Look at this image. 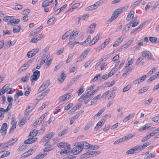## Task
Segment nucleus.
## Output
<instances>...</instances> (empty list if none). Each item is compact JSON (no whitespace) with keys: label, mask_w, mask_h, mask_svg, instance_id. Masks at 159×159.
I'll list each match as a JSON object with an SVG mask.
<instances>
[{"label":"nucleus","mask_w":159,"mask_h":159,"mask_svg":"<svg viewBox=\"0 0 159 159\" xmlns=\"http://www.w3.org/2000/svg\"><path fill=\"white\" fill-rule=\"evenodd\" d=\"M92 125V124L91 122H88L87 123L85 126L84 129L85 130H88L90 127Z\"/></svg>","instance_id":"nucleus-38"},{"label":"nucleus","mask_w":159,"mask_h":159,"mask_svg":"<svg viewBox=\"0 0 159 159\" xmlns=\"http://www.w3.org/2000/svg\"><path fill=\"white\" fill-rule=\"evenodd\" d=\"M25 144H23V145L20 146L18 149V150L19 151H21L25 149L26 148V146Z\"/></svg>","instance_id":"nucleus-35"},{"label":"nucleus","mask_w":159,"mask_h":159,"mask_svg":"<svg viewBox=\"0 0 159 159\" xmlns=\"http://www.w3.org/2000/svg\"><path fill=\"white\" fill-rule=\"evenodd\" d=\"M122 9L120 8H119L116 10L113 14V15L115 16H117V17H118L119 14L121 12Z\"/></svg>","instance_id":"nucleus-30"},{"label":"nucleus","mask_w":159,"mask_h":159,"mask_svg":"<svg viewBox=\"0 0 159 159\" xmlns=\"http://www.w3.org/2000/svg\"><path fill=\"white\" fill-rule=\"evenodd\" d=\"M66 75L64 74L63 71H62L59 74V77L58 78V82L61 83L63 82L66 78Z\"/></svg>","instance_id":"nucleus-7"},{"label":"nucleus","mask_w":159,"mask_h":159,"mask_svg":"<svg viewBox=\"0 0 159 159\" xmlns=\"http://www.w3.org/2000/svg\"><path fill=\"white\" fill-rule=\"evenodd\" d=\"M58 146L62 149L60 153L61 154H69L70 152L69 151L70 148V145L67 143L61 142L58 144Z\"/></svg>","instance_id":"nucleus-1"},{"label":"nucleus","mask_w":159,"mask_h":159,"mask_svg":"<svg viewBox=\"0 0 159 159\" xmlns=\"http://www.w3.org/2000/svg\"><path fill=\"white\" fill-rule=\"evenodd\" d=\"M134 12L133 11H130L127 17V20L129 21V20L128 18L132 17L133 18L134 15Z\"/></svg>","instance_id":"nucleus-43"},{"label":"nucleus","mask_w":159,"mask_h":159,"mask_svg":"<svg viewBox=\"0 0 159 159\" xmlns=\"http://www.w3.org/2000/svg\"><path fill=\"white\" fill-rule=\"evenodd\" d=\"M29 117L28 116H25L21 120L19 126L20 127H21L24 125L27 121L29 119Z\"/></svg>","instance_id":"nucleus-12"},{"label":"nucleus","mask_w":159,"mask_h":159,"mask_svg":"<svg viewBox=\"0 0 159 159\" xmlns=\"http://www.w3.org/2000/svg\"><path fill=\"white\" fill-rule=\"evenodd\" d=\"M143 58L142 57H139L137 59V60L136 61L135 63V65H138L139 63L142 61L143 60Z\"/></svg>","instance_id":"nucleus-62"},{"label":"nucleus","mask_w":159,"mask_h":159,"mask_svg":"<svg viewBox=\"0 0 159 159\" xmlns=\"http://www.w3.org/2000/svg\"><path fill=\"white\" fill-rule=\"evenodd\" d=\"M14 19L13 16H7L3 18V20L6 21H10L11 19Z\"/></svg>","instance_id":"nucleus-37"},{"label":"nucleus","mask_w":159,"mask_h":159,"mask_svg":"<svg viewBox=\"0 0 159 159\" xmlns=\"http://www.w3.org/2000/svg\"><path fill=\"white\" fill-rule=\"evenodd\" d=\"M81 143V147L83 149H87L90 148L91 145L89 144L86 142H80Z\"/></svg>","instance_id":"nucleus-9"},{"label":"nucleus","mask_w":159,"mask_h":159,"mask_svg":"<svg viewBox=\"0 0 159 159\" xmlns=\"http://www.w3.org/2000/svg\"><path fill=\"white\" fill-rule=\"evenodd\" d=\"M80 5V4L79 3H75L74 4L70 9V10H73L74 9H75L78 7ZM69 10H68L69 11Z\"/></svg>","instance_id":"nucleus-53"},{"label":"nucleus","mask_w":159,"mask_h":159,"mask_svg":"<svg viewBox=\"0 0 159 159\" xmlns=\"http://www.w3.org/2000/svg\"><path fill=\"white\" fill-rule=\"evenodd\" d=\"M131 85L130 84H128L127 86L125 87L123 89L122 92H125L129 90L131 88Z\"/></svg>","instance_id":"nucleus-45"},{"label":"nucleus","mask_w":159,"mask_h":159,"mask_svg":"<svg viewBox=\"0 0 159 159\" xmlns=\"http://www.w3.org/2000/svg\"><path fill=\"white\" fill-rule=\"evenodd\" d=\"M49 4L48 0H45L42 2V6L43 7H46L47 6H49Z\"/></svg>","instance_id":"nucleus-34"},{"label":"nucleus","mask_w":159,"mask_h":159,"mask_svg":"<svg viewBox=\"0 0 159 159\" xmlns=\"http://www.w3.org/2000/svg\"><path fill=\"white\" fill-rule=\"evenodd\" d=\"M55 134V133L54 132H51L47 134L43 137L42 140L43 141V142H44L45 141H47L49 139L52 138Z\"/></svg>","instance_id":"nucleus-8"},{"label":"nucleus","mask_w":159,"mask_h":159,"mask_svg":"<svg viewBox=\"0 0 159 159\" xmlns=\"http://www.w3.org/2000/svg\"><path fill=\"white\" fill-rule=\"evenodd\" d=\"M84 87L83 86H82L80 89L77 92V93H78V95L79 96L81 95L82 93L83 92L84 90Z\"/></svg>","instance_id":"nucleus-42"},{"label":"nucleus","mask_w":159,"mask_h":159,"mask_svg":"<svg viewBox=\"0 0 159 159\" xmlns=\"http://www.w3.org/2000/svg\"><path fill=\"white\" fill-rule=\"evenodd\" d=\"M23 95L22 92L21 90H19L17 93L14 96V98H18L19 96H22Z\"/></svg>","instance_id":"nucleus-52"},{"label":"nucleus","mask_w":159,"mask_h":159,"mask_svg":"<svg viewBox=\"0 0 159 159\" xmlns=\"http://www.w3.org/2000/svg\"><path fill=\"white\" fill-rule=\"evenodd\" d=\"M76 146L71 150V152L74 155H77L80 153L82 149L81 147V143H75Z\"/></svg>","instance_id":"nucleus-2"},{"label":"nucleus","mask_w":159,"mask_h":159,"mask_svg":"<svg viewBox=\"0 0 159 159\" xmlns=\"http://www.w3.org/2000/svg\"><path fill=\"white\" fill-rule=\"evenodd\" d=\"M142 57L143 58H146L148 60H154V58L152 54L149 51H144L142 52Z\"/></svg>","instance_id":"nucleus-3"},{"label":"nucleus","mask_w":159,"mask_h":159,"mask_svg":"<svg viewBox=\"0 0 159 159\" xmlns=\"http://www.w3.org/2000/svg\"><path fill=\"white\" fill-rule=\"evenodd\" d=\"M137 147H139V152L141 150H143V149H144V148H145L147 146V144H146V143H144L143 145H139V146H136Z\"/></svg>","instance_id":"nucleus-36"},{"label":"nucleus","mask_w":159,"mask_h":159,"mask_svg":"<svg viewBox=\"0 0 159 159\" xmlns=\"http://www.w3.org/2000/svg\"><path fill=\"white\" fill-rule=\"evenodd\" d=\"M89 51V50H85L82 53L81 55L85 58L88 55Z\"/></svg>","instance_id":"nucleus-60"},{"label":"nucleus","mask_w":159,"mask_h":159,"mask_svg":"<svg viewBox=\"0 0 159 159\" xmlns=\"http://www.w3.org/2000/svg\"><path fill=\"white\" fill-rule=\"evenodd\" d=\"M38 133V130L36 129H34L33 130L31 131L30 133L29 136H32L33 138L34 137L36 136Z\"/></svg>","instance_id":"nucleus-20"},{"label":"nucleus","mask_w":159,"mask_h":159,"mask_svg":"<svg viewBox=\"0 0 159 159\" xmlns=\"http://www.w3.org/2000/svg\"><path fill=\"white\" fill-rule=\"evenodd\" d=\"M146 75H143L135 80L134 82L135 84H139L144 81L146 78Z\"/></svg>","instance_id":"nucleus-11"},{"label":"nucleus","mask_w":159,"mask_h":159,"mask_svg":"<svg viewBox=\"0 0 159 159\" xmlns=\"http://www.w3.org/2000/svg\"><path fill=\"white\" fill-rule=\"evenodd\" d=\"M117 18V16H115L112 14L111 18L108 19L106 21L107 24H109L111 23L113 20H115Z\"/></svg>","instance_id":"nucleus-25"},{"label":"nucleus","mask_w":159,"mask_h":159,"mask_svg":"<svg viewBox=\"0 0 159 159\" xmlns=\"http://www.w3.org/2000/svg\"><path fill=\"white\" fill-rule=\"evenodd\" d=\"M73 105L72 103H69L65 107L64 109L66 110H68Z\"/></svg>","instance_id":"nucleus-63"},{"label":"nucleus","mask_w":159,"mask_h":159,"mask_svg":"<svg viewBox=\"0 0 159 159\" xmlns=\"http://www.w3.org/2000/svg\"><path fill=\"white\" fill-rule=\"evenodd\" d=\"M30 75V74L29 73H27L26 76L23 77L21 78L20 80L24 82L27 81L29 79V77Z\"/></svg>","instance_id":"nucleus-28"},{"label":"nucleus","mask_w":159,"mask_h":159,"mask_svg":"<svg viewBox=\"0 0 159 159\" xmlns=\"http://www.w3.org/2000/svg\"><path fill=\"white\" fill-rule=\"evenodd\" d=\"M156 76H155V75H153L152 76H151L149 79H148L147 80V82L148 83H149L150 81H152L156 78Z\"/></svg>","instance_id":"nucleus-59"},{"label":"nucleus","mask_w":159,"mask_h":159,"mask_svg":"<svg viewBox=\"0 0 159 159\" xmlns=\"http://www.w3.org/2000/svg\"><path fill=\"white\" fill-rule=\"evenodd\" d=\"M105 120L104 119H102L101 121L99 122L97 125V126H99L101 127L103 125L105 122Z\"/></svg>","instance_id":"nucleus-46"},{"label":"nucleus","mask_w":159,"mask_h":159,"mask_svg":"<svg viewBox=\"0 0 159 159\" xmlns=\"http://www.w3.org/2000/svg\"><path fill=\"white\" fill-rule=\"evenodd\" d=\"M43 27L42 26H39L37 29L34 30L30 32V36H32L35 34L36 33L39 31Z\"/></svg>","instance_id":"nucleus-19"},{"label":"nucleus","mask_w":159,"mask_h":159,"mask_svg":"<svg viewBox=\"0 0 159 159\" xmlns=\"http://www.w3.org/2000/svg\"><path fill=\"white\" fill-rule=\"evenodd\" d=\"M96 24L95 23H93L88 28V31L90 34H93L94 31L95 27Z\"/></svg>","instance_id":"nucleus-10"},{"label":"nucleus","mask_w":159,"mask_h":159,"mask_svg":"<svg viewBox=\"0 0 159 159\" xmlns=\"http://www.w3.org/2000/svg\"><path fill=\"white\" fill-rule=\"evenodd\" d=\"M67 100V98L65 94L60 96L59 98V100L60 102H62L63 101H66Z\"/></svg>","instance_id":"nucleus-40"},{"label":"nucleus","mask_w":159,"mask_h":159,"mask_svg":"<svg viewBox=\"0 0 159 159\" xmlns=\"http://www.w3.org/2000/svg\"><path fill=\"white\" fill-rule=\"evenodd\" d=\"M123 39L122 38V36L119 38L114 43L113 45V46L114 47H116L118 46V45L122 42Z\"/></svg>","instance_id":"nucleus-14"},{"label":"nucleus","mask_w":159,"mask_h":159,"mask_svg":"<svg viewBox=\"0 0 159 159\" xmlns=\"http://www.w3.org/2000/svg\"><path fill=\"white\" fill-rule=\"evenodd\" d=\"M149 89V87L148 86H146L144 87L143 88L141 89H140L139 90V93H142L144 92H146L147 90H148V89Z\"/></svg>","instance_id":"nucleus-32"},{"label":"nucleus","mask_w":159,"mask_h":159,"mask_svg":"<svg viewBox=\"0 0 159 159\" xmlns=\"http://www.w3.org/2000/svg\"><path fill=\"white\" fill-rule=\"evenodd\" d=\"M113 91V90H110L104 93L101 97V98L102 99L103 98H105L106 96L108 94L109 92H112Z\"/></svg>","instance_id":"nucleus-47"},{"label":"nucleus","mask_w":159,"mask_h":159,"mask_svg":"<svg viewBox=\"0 0 159 159\" xmlns=\"http://www.w3.org/2000/svg\"><path fill=\"white\" fill-rule=\"evenodd\" d=\"M21 27L19 25H15L13 27V32L14 33L19 32L20 31Z\"/></svg>","instance_id":"nucleus-21"},{"label":"nucleus","mask_w":159,"mask_h":159,"mask_svg":"<svg viewBox=\"0 0 159 159\" xmlns=\"http://www.w3.org/2000/svg\"><path fill=\"white\" fill-rule=\"evenodd\" d=\"M149 39L151 43H154L157 40V38L155 37H150Z\"/></svg>","instance_id":"nucleus-51"},{"label":"nucleus","mask_w":159,"mask_h":159,"mask_svg":"<svg viewBox=\"0 0 159 159\" xmlns=\"http://www.w3.org/2000/svg\"><path fill=\"white\" fill-rule=\"evenodd\" d=\"M7 129V124L6 123H3L2 125L1 129L0 130V133H2L6 131Z\"/></svg>","instance_id":"nucleus-18"},{"label":"nucleus","mask_w":159,"mask_h":159,"mask_svg":"<svg viewBox=\"0 0 159 159\" xmlns=\"http://www.w3.org/2000/svg\"><path fill=\"white\" fill-rule=\"evenodd\" d=\"M50 82L49 80H47L44 81L42 84L43 85L45 88L47 89L50 84Z\"/></svg>","instance_id":"nucleus-31"},{"label":"nucleus","mask_w":159,"mask_h":159,"mask_svg":"<svg viewBox=\"0 0 159 159\" xmlns=\"http://www.w3.org/2000/svg\"><path fill=\"white\" fill-rule=\"evenodd\" d=\"M55 20V18L54 17L50 18L47 21V24L51 25Z\"/></svg>","instance_id":"nucleus-44"},{"label":"nucleus","mask_w":159,"mask_h":159,"mask_svg":"<svg viewBox=\"0 0 159 159\" xmlns=\"http://www.w3.org/2000/svg\"><path fill=\"white\" fill-rule=\"evenodd\" d=\"M40 71L38 70H36L33 73V74L30 77V80L32 82L37 80L40 76Z\"/></svg>","instance_id":"nucleus-5"},{"label":"nucleus","mask_w":159,"mask_h":159,"mask_svg":"<svg viewBox=\"0 0 159 159\" xmlns=\"http://www.w3.org/2000/svg\"><path fill=\"white\" fill-rule=\"evenodd\" d=\"M90 96L89 95V93L87 92L83 95L82 96L80 97L79 100L80 102H82L84 100V102L85 104H87L90 100Z\"/></svg>","instance_id":"nucleus-4"},{"label":"nucleus","mask_w":159,"mask_h":159,"mask_svg":"<svg viewBox=\"0 0 159 159\" xmlns=\"http://www.w3.org/2000/svg\"><path fill=\"white\" fill-rule=\"evenodd\" d=\"M17 140L16 139H12L9 140L7 143L8 146H9L13 145Z\"/></svg>","instance_id":"nucleus-22"},{"label":"nucleus","mask_w":159,"mask_h":159,"mask_svg":"<svg viewBox=\"0 0 159 159\" xmlns=\"http://www.w3.org/2000/svg\"><path fill=\"white\" fill-rule=\"evenodd\" d=\"M139 147L136 146L133 148L128 150L126 153L128 154H130L139 152Z\"/></svg>","instance_id":"nucleus-6"},{"label":"nucleus","mask_w":159,"mask_h":159,"mask_svg":"<svg viewBox=\"0 0 159 159\" xmlns=\"http://www.w3.org/2000/svg\"><path fill=\"white\" fill-rule=\"evenodd\" d=\"M122 9L120 8H119L116 10L113 14V15L115 16H117V17H118L119 14L121 12Z\"/></svg>","instance_id":"nucleus-29"},{"label":"nucleus","mask_w":159,"mask_h":159,"mask_svg":"<svg viewBox=\"0 0 159 159\" xmlns=\"http://www.w3.org/2000/svg\"><path fill=\"white\" fill-rule=\"evenodd\" d=\"M105 110V109L104 108L100 110L94 116V117H97L100 116L104 111Z\"/></svg>","instance_id":"nucleus-39"},{"label":"nucleus","mask_w":159,"mask_h":159,"mask_svg":"<svg viewBox=\"0 0 159 159\" xmlns=\"http://www.w3.org/2000/svg\"><path fill=\"white\" fill-rule=\"evenodd\" d=\"M62 108V107L61 105H60L59 106L57 107L55 109L54 114H57L58 112H59V111Z\"/></svg>","instance_id":"nucleus-54"},{"label":"nucleus","mask_w":159,"mask_h":159,"mask_svg":"<svg viewBox=\"0 0 159 159\" xmlns=\"http://www.w3.org/2000/svg\"><path fill=\"white\" fill-rule=\"evenodd\" d=\"M100 37V35L98 34L97 35V36L94 37L92 40L94 42V43H95L96 42H98V40L99 39Z\"/></svg>","instance_id":"nucleus-48"},{"label":"nucleus","mask_w":159,"mask_h":159,"mask_svg":"<svg viewBox=\"0 0 159 159\" xmlns=\"http://www.w3.org/2000/svg\"><path fill=\"white\" fill-rule=\"evenodd\" d=\"M135 115V114L134 113L129 114L125 118L123 119V122H126L128 120L133 117Z\"/></svg>","instance_id":"nucleus-16"},{"label":"nucleus","mask_w":159,"mask_h":159,"mask_svg":"<svg viewBox=\"0 0 159 159\" xmlns=\"http://www.w3.org/2000/svg\"><path fill=\"white\" fill-rule=\"evenodd\" d=\"M91 153V151L87 152L86 153L82 155L80 157L81 158H86L91 157V156H92V154Z\"/></svg>","instance_id":"nucleus-17"},{"label":"nucleus","mask_w":159,"mask_h":159,"mask_svg":"<svg viewBox=\"0 0 159 159\" xmlns=\"http://www.w3.org/2000/svg\"><path fill=\"white\" fill-rule=\"evenodd\" d=\"M148 156H147L148 158H154L155 157L156 153H148Z\"/></svg>","instance_id":"nucleus-57"},{"label":"nucleus","mask_w":159,"mask_h":159,"mask_svg":"<svg viewBox=\"0 0 159 159\" xmlns=\"http://www.w3.org/2000/svg\"><path fill=\"white\" fill-rule=\"evenodd\" d=\"M39 51V48H34L31 51V52H32L31 56H34L35 55L38 53Z\"/></svg>","instance_id":"nucleus-27"},{"label":"nucleus","mask_w":159,"mask_h":159,"mask_svg":"<svg viewBox=\"0 0 159 159\" xmlns=\"http://www.w3.org/2000/svg\"><path fill=\"white\" fill-rule=\"evenodd\" d=\"M89 51V50H85L82 53L81 55L85 58L88 55Z\"/></svg>","instance_id":"nucleus-61"},{"label":"nucleus","mask_w":159,"mask_h":159,"mask_svg":"<svg viewBox=\"0 0 159 159\" xmlns=\"http://www.w3.org/2000/svg\"><path fill=\"white\" fill-rule=\"evenodd\" d=\"M33 61L32 60H29L23 65V67H26V68H28L32 63Z\"/></svg>","instance_id":"nucleus-26"},{"label":"nucleus","mask_w":159,"mask_h":159,"mask_svg":"<svg viewBox=\"0 0 159 159\" xmlns=\"http://www.w3.org/2000/svg\"><path fill=\"white\" fill-rule=\"evenodd\" d=\"M80 107V106L79 105H76L73 108H72L69 111V113H71L75 112Z\"/></svg>","instance_id":"nucleus-24"},{"label":"nucleus","mask_w":159,"mask_h":159,"mask_svg":"<svg viewBox=\"0 0 159 159\" xmlns=\"http://www.w3.org/2000/svg\"><path fill=\"white\" fill-rule=\"evenodd\" d=\"M29 138H30V136H29ZM37 138H29V139L25 140L24 143L25 144H30L33 143L34 142H35L36 140H37Z\"/></svg>","instance_id":"nucleus-13"},{"label":"nucleus","mask_w":159,"mask_h":159,"mask_svg":"<svg viewBox=\"0 0 159 159\" xmlns=\"http://www.w3.org/2000/svg\"><path fill=\"white\" fill-rule=\"evenodd\" d=\"M78 33L79 32L77 30H74L70 37L69 40L73 39L77 37Z\"/></svg>","instance_id":"nucleus-15"},{"label":"nucleus","mask_w":159,"mask_h":159,"mask_svg":"<svg viewBox=\"0 0 159 159\" xmlns=\"http://www.w3.org/2000/svg\"><path fill=\"white\" fill-rule=\"evenodd\" d=\"M67 130H68L67 128H65L62 132H60L58 133V136H62L66 134V131Z\"/></svg>","instance_id":"nucleus-41"},{"label":"nucleus","mask_w":159,"mask_h":159,"mask_svg":"<svg viewBox=\"0 0 159 159\" xmlns=\"http://www.w3.org/2000/svg\"><path fill=\"white\" fill-rule=\"evenodd\" d=\"M5 46L9 48L12 45V43L11 40H10L5 43Z\"/></svg>","instance_id":"nucleus-50"},{"label":"nucleus","mask_w":159,"mask_h":159,"mask_svg":"<svg viewBox=\"0 0 159 159\" xmlns=\"http://www.w3.org/2000/svg\"><path fill=\"white\" fill-rule=\"evenodd\" d=\"M91 153L92 156L93 155V156H96L97 155H98L101 153V152L100 151H91Z\"/></svg>","instance_id":"nucleus-56"},{"label":"nucleus","mask_w":159,"mask_h":159,"mask_svg":"<svg viewBox=\"0 0 159 159\" xmlns=\"http://www.w3.org/2000/svg\"><path fill=\"white\" fill-rule=\"evenodd\" d=\"M110 40V39H107L105 40L104 43L102 44V45H103V48H105L109 43Z\"/></svg>","instance_id":"nucleus-55"},{"label":"nucleus","mask_w":159,"mask_h":159,"mask_svg":"<svg viewBox=\"0 0 159 159\" xmlns=\"http://www.w3.org/2000/svg\"><path fill=\"white\" fill-rule=\"evenodd\" d=\"M63 159H75V156L70 155L64 157Z\"/></svg>","instance_id":"nucleus-64"},{"label":"nucleus","mask_w":159,"mask_h":159,"mask_svg":"<svg viewBox=\"0 0 159 159\" xmlns=\"http://www.w3.org/2000/svg\"><path fill=\"white\" fill-rule=\"evenodd\" d=\"M46 89V88H45V87L43 86V85L42 84L39 87V89L38 90V92L39 93L41 92Z\"/></svg>","instance_id":"nucleus-58"},{"label":"nucleus","mask_w":159,"mask_h":159,"mask_svg":"<svg viewBox=\"0 0 159 159\" xmlns=\"http://www.w3.org/2000/svg\"><path fill=\"white\" fill-rule=\"evenodd\" d=\"M47 154L44 153L43 154L38 155L34 158V159H41L45 157Z\"/></svg>","instance_id":"nucleus-33"},{"label":"nucleus","mask_w":159,"mask_h":159,"mask_svg":"<svg viewBox=\"0 0 159 159\" xmlns=\"http://www.w3.org/2000/svg\"><path fill=\"white\" fill-rule=\"evenodd\" d=\"M72 32L71 30H69L67 31L65 34L63 35L62 39L63 40L65 39L67 37L69 36L70 34Z\"/></svg>","instance_id":"nucleus-23"},{"label":"nucleus","mask_w":159,"mask_h":159,"mask_svg":"<svg viewBox=\"0 0 159 159\" xmlns=\"http://www.w3.org/2000/svg\"><path fill=\"white\" fill-rule=\"evenodd\" d=\"M1 152L2 153V155L3 156V157H4L8 156L10 154V152L7 151H3Z\"/></svg>","instance_id":"nucleus-49"}]
</instances>
